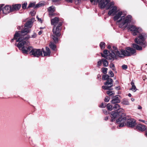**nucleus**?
<instances>
[{"label": "nucleus", "instance_id": "nucleus-1", "mask_svg": "<svg viewBox=\"0 0 147 147\" xmlns=\"http://www.w3.org/2000/svg\"><path fill=\"white\" fill-rule=\"evenodd\" d=\"M30 32L29 29L26 28H25L21 31L16 32L13 38L11 40V42H12L14 40L17 39V38L19 37L18 39L16 40V42H19L17 45L16 44L15 45L19 50H22L24 53L27 54L31 49V47L29 46V42L26 40L30 38V36L27 35Z\"/></svg>", "mask_w": 147, "mask_h": 147}, {"label": "nucleus", "instance_id": "nucleus-2", "mask_svg": "<svg viewBox=\"0 0 147 147\" xmlns=\"http://www.w3.org/2000/svg\"><path fill=\"white\" fill-rule=\"evenodd\" d=\"M113 5L110 7L108 13L109 16H115L113 19L115 21H117L119 26L120 28H125L128 26L132 20V16L128 15L125 16L122 11L117 10L116 6Z\"/></svg>", "mask_w": 147, "mask_h": 147}, {"label": "nucleus", "instance_id": "nucleus-3", "mask_svg": "<svg viewBox=\"0 0 147 147\" xmlns=\"http://www.w3.org/2000/svg\"><path fill=\"white\" fill-rule=\"evenodd\" d=\"M113 49H111L109 52L111 53L110 57L109 59L114 60L116 59L117 57H122L124 56H130L136 53V51L132 48L127 47L126 50L122 49L121 51H118L117 47L115 46L112 47Z\"/></svg>", "mask_w": 147, "mask_h": 147}, {"label": "nucleus", "instance_id": "nucleus-4", "mask_svg": "<svg viewBox=\"0 0 147 147\" xmlns=\"http://www.w3.org/2000/svg\"><path fill=\"white\" fill-rule=\"evenodd\" d=\"M51 24L54 26L53 29V34L51 36V38L56 43L58 40V37L61 35L60 31L61 29L62 22L57 17L51 19Z\"/></svg>", "mask_w": 147, "mask_h": 147}, {"label": "nucleus", "instance_id": "nucleus-5", "mask_svg": "<svg viewBox=\"0 0 147 147\" xmlns=\"http://www.w3.org/2000/svg\"><path fill=\"white\" fill-rule=\"evenodd\" d=\"M113 109H114L117 110L116 111L119 112V113H122V115H121V117H119L116 120V123L119 124L117 127L118 129L119 127H123L124 126L126 120V117H125L126 115L125 113H123L124 110L120 108V106L118 104H115L113 107Z\"/></svg>", "mask_w": 147, "mask_h": 147}, {"label": "nucleus", "instance_id": "nucleus-6", "mask_svg": "<svg viewBox=\"0 0 147 147\" xmlns=\"http://www.w3.org/2000/svg\"><path fill=\"white\" fill-rule=\"evenodd\" d=\"M91 3L93 2H96L98 3L99 5L101 8H103L105 7L107 9H109L110 7L113 5H114L115 3L113 1H112L109 3V0H90Z\"/></svg>", "mask_w": 147, "mask_h": 147}, {"label": "nucleus", "instance_id": "nucleus-7", "mask_svg": "<svg viewBox=\"0 0 147 147\" xmlns=\"http://www.w3.org/2000/svg\"><path fill=\"white\" fill-rule=\"evenodd\" d=\"M147 37L146 34L142 33L139 34L138 37L135 38L134 41L136 43L141 45L142 47L144 48L147 45L146 42L145 41V40Z\"/></svg>", "mask_w": 147, "mask_h": 147}, {"label": "nucleus", "instance_id": "nucleus-8", "mask_svg": "<svg viewBox=\"0 0 147 147\" xmlns=\"http://www.w3.org/2000/svg\"><path fill=\"white\" fill-rule=\"evenodd\" d=\"M31 49L30 50V54L31 55H33L34 57H38L42 55V51L40 49H33L31 47Z\"/></svg>", "mask_w": 147, "mask_h": 147}, {"label": "nucleus", "instance_id": "nucleus-9", "mask_svg": "<svg viewBox=\"0 0 147 147\" xmlns=\"http://www.w3.org/2000/svg\"><path fill=\"white\" fill-rule=\"evenodd\" d=\"M0 9L1 11H2L3 13L5 14L12 12L11 6L9 5H6L4 6V4L0 5Z\"/></svg>", "mask_w": 147, "mask_h": 147}, {"label": "nucleus", "instance_id": "nucleus-10", "mask_svg": "<svg viewBox=\"0 0 147 147\" xmlns=\"http://www.w3.org/2000/svg\"><path fill=\"white\" fill-rule=\"evenodd\" d=\"M35 3H36L34 2L30 3L29 4L28 8L33 7L35 9L43 6L45 4V3L42 2H40L36 5H35Z\"/></svg>", "mask_w": 147, "mask_h": 147}, {"label": "nucleus", "instance_id": "nucleus-11", "mask_svg": "<svg viewBox=\"0 0 147 147\" xmlns=\"http://www.w3.org/2000/svg\"><path fill=\"white\" fill-rule=\"evenodd\" d=\"M111 121H114L115 119L119 116L122 115V113H119V112L116 111L115 112L112 111L111 113Z\"/></svg>", "mask_w": 147, "mask_h": 147}, {"label": "nucleus", "instance_id": "nucleus-12", "mask_svg": "<svg viewBox=\"0 0 147 147\" xmlns=\"http://www.w3.org/2000/svg\"><path fill=\"white\" fill-rule=\"evenodd\" d=\"M136 124L135 120L133 119H129L127 121V125L130 127H133Z\"/></svg>", "mask_w": 147, "mask_h": 147}, {"label": "nucleus", "instance_id": "nucleus-13", "mask_svg": "<svg viewBox=\"0 0 147 147\" xmlns=\"http://www.w3.org/2000/svg\"><path fill=\"white\" fill-rule=\"evenodd\" d=\"M119 96H115L113 97L112 100L111 101V102L113 104H115L117 103H119L120 102V100L119 98Z\"/></svg>", "mask_w": 147, "mask_h": 147}, {"label": "nucleus", "instance_id": "nucleus-14", "mask_svg": "<svg viewBox=\"0 0 147 147\" xmlns=\"http://www.w3.org/2000/svg\"><path fill=\"white\" fill-rule=\"evenodd\" d=\"M34 21V18H32L29 20L25 24V26L27 28H31L32 26V23Z\"/></svg>", "mask_w": 147, "mask_h": 147}, {"label": "nucleus", "instance_id": "nucleus-15", "mask_svg": "<svg viewBox=\"0 0 147 147\" xmlns=\"http://www.w3.org/2000/svg\"><path fill=\"white\" fill-rule=\"evenodd\" d=\"M46 51H44V49H42L41 50L42 52L44 53V56H49L51 52L50 49L47 47H46Z\"/></svg>", "mask_w": 147, "mask_h": 147}, {"label": "nucleus", "instance_id": "nucleus-16", "mask_svg": "<svg viewBox=\"0 0 147 147\" xmlns=\"http://www.w3.org/2000/svg\"><path fill=\"white\" fill-rule=\"evenodd\" d=\"M21 7V5L20 4H17L13 5L12 6H11L12 12L14 11L18 10L20 9Z\"/></svg>", "mask_w": 147, "mask_h": 147}, {"label": "nucleus", "instance_id": "nucleus-17", "mask_svg": "<svg viewBox=\"0 0 147 147\" xmlns=\"http://www.w3.org/2000/svg\"><path fill=\"white\" fill-rule=\"evenodd\" d=\"M136 128L139 130L143 131L146 129V127L144 125L140 124L138 125L136 127Z\"/></svg>", "mask_w": 147, "mask_h": 147}, {"label": "nucleus", "instance_id": "nucleus-18", "mask_svg": "<svg viewBox=\"0 0 147 147\" xmlns=\"http://www.w3.org/2000/svg\"><path fill=\"white\" fill-rule=\"evenodd\" d=\"M142 31V30L140 28L136 27L135 30H134L133 32H132V34L134 36H136L137 34Z\"/></svg>", "mask_w": 147, "mask_h": 147}, {"label": "nucleus", "instance_id": "nucleus-19", "mask_svg": "<svg viewBox=\"0 0 147 147\" xmlns=\"http://www.w3.org/2000/svg\"><path fill=\"white\" fill-rule=\"evenodd\" d=\"M113 80L111 78L107 80L106 82L104 83V84L106 86L110 85L111 86H113Z\"/></svg>", "mask_w": 147, "mask_h": 147}, {"label": "nucleus", "instance_id": "nucleus-20", "mask_svg": "<svg viewBox=\"0 0 147 147\" xmlns=\"http://www.w3.org/2000/svg\"><path fill=\"white\" fill-rule=\"evenodd\" d=\"M132 47L137 50H142V47L135 44H132Z\"/></svg>", "mask_w": 147, "mask_h": 147}, {"label": "nucleus", "instance_id": "nucleus-21", "mask_svg": "<svg viewBox=\"0 0 147 147\" xmlns=\"http://www.w3.org/2000/svg\"><path fill=\"white\" fill-rule=\"evenodd\" d=\"M101 62L103 63V65L104 67H107L109 64V63L107 60L105 59H102L101 60Z\"/></svg>", "mask_w": 147, "mask_h": 147}, {"label": "nucleus", "instance_id": "nucleus-22", "mask_svg": "<svg viewBox=\"0 0 147 147\" xmlns=\"http://www.w3.org/2000/svg\"><path fill=\"white\" fill-rule=\"evenodd\" d=\"M131 22L129 23L128 26L126 27H127V28H128L131 31H132V32H133L134 31V30H135L136 28V27L134 25H131L130 26H128Z\"/></svg>", "mask_w": 147, "mask_h": 147}, {"label": "nucleus", "instance_id": "nucleus-23", "mask_svg": "<svg viewBox=\"0 0 147 147\" xmlns=\"http://www.w3.org/2000/svg\"><path fill=\"white\" fill-rule=\"evenodd\" d=\"M55 10L54 7L53 6H52L49 7L48 8V10L49 13V15H50L51 14V13H52L54 12ZM51 15H52V13Z\"/></svg>", "mask_w": 147, "mask_h": 147}, {"label": "nucleus", "instance_id": "nucleus-24", "mask_svg": "<svg viewBox=\"0 0 147 147\" xmlns=\"http://www.w3.org/2000/svg\"><path fill=\"white\" fill-rule=\"evenodd\" d=\"M121 103L123 105H129V102L128 100L126 99H124L121 102Z\"/></svg>", "mask_w": 147, "mask_h": 147}, {"label": "nucleus", "instance_id": "nucleus-25", "mask_svg": "<svg viewBox=\"0 0 147 147\" xmlns=\"http://www.w3.org/2000/svg\"><path fill=\"white\" fill-rule=\"evenodd\" d=\"M131 84L132 85V88L131 89L133 91L135 92L136 90V88L135 85H134V83L133 81H131Z\"/></svg>", "mask_w": 147, "mask_h": 147}, {"label": "nucleus", "instance_id": "nucleus-26", "mask_svg": "<svg viewBox=\"0 0 147 147\" xmlns=\"http://www.w3.org/2000/svg\"><path fill=\"white\" fill-rule=\"evenodd\" d=\"M50 48L54 51L55 50L56 45L53 43H51L49 45Z\"/></svg>", "mask_w": 147, "mask_h": 147}, {"label": "nucleus", "instance_id": "nucleus-27", "mask_svg": "<svg viewBox=\"0 0 147 147\" xmlns=\"http://www.w3.org/2000/svg\"><path fill=\"white\" fill-rule=\"evenodd\" d=\"M107 108L108 110L111 111L113 109V107L110 103H108L107 106Z\"/></svg>", "mask_w": 147, "mask_h": 147}, {"label": "nucleus", "instance_id": "nucleus-28", "mask_svg": "<svg viewBox=\"0 0 147 147\" xmlns=\"http://www.w3.org/2000/svg\"><path fill=\"white\" fill-rule=\"evenodd\" d=\"M112 86H102V88L103 89H104L105 90H112V89H111L110 88H111Z\"/></svg>", "mask_w": 147, "mask_h": 147}, {"label": "nucleus", "instance_id": "nucleus-29", "mask_svg": "<svg viewBox=\"0 0 147 147\" xmlns=\"http://www.w3.org/2000/svg\"><path fill=\"white\" fill-rule=\"evenodd\" d=\"M109 76L107 74L103 75L102 77V79L104 80H107L109 78Z\"/></svg>", "mask_w": 147, "mask_h": 147}, {"label": "nucleus", "instance_id": "nucleus-30", "mask_svg": "<svg viewBox=\"0 0 147 147\" xmlns=\"http://www.w3.org/2000/svg\"><path fill=\"white\" fill-rule=\"evenodd\" d=\"M105 43L103 42H101L100 44V46L102 49H104L105 48Z\"/></svg>", "mask_w": 147, "mask_h": 147}, {"label": "nucleus", "instance_id": "nucleus-31", "mask_svg": "<svg viewBox=\"0 0 147 147\" xmlns=\"http://www.w3.org/2000/svg\"><path fill=\"white\" fill-rule=\"evenodd\" d=\"M113 92L111 90L108 91L107 92V93L109 96H114L115 93Z\"/></svg>", "mask_w": 147, "mask_h": 147}, {"label": "nucleus", "instance_id": "nucleus-32", "mask_svg": "<svg viewBox=\"0 0 147 147\" xmlns=\"http://www.w3.org/2000/svg\"><path fill=\"white\" fill-rule=\"evenodd\" d=\"M111 55V53H110L109 55L108 56L106 55H105V54H104L102 53L101 54V56L102 57L106 58L107 59H109V58L110 57Z\"/></svg>", "mask_w": 147, "mask_h": 147}, {"label": "nucleus", "instance_id": "nucleus-33", "mask_svg": "<svg viewBox=\"0 0 147 147\" xmlns=\"http://www.w3.org/2000/svg\"><path fill=\"white\" fill-rule=\"evenodd\" d=\"M102 72L105 74H107V68H102Z\"/></svg>", "mask_w": 147, "mask_h": 147}, {"label": "nucleus", "instance_id": "nucleus-34", "mask_svg": "<svg viewBox=\"0 0 147 147\" xmlns=\"http://www.w3.org/2000/svg\"><path fill=\"white\" fill-rule=\"evenodd\" d=\"M110 67L113 70H115V65L113 63H111L110 64Z\"/></svg>", "mask_w": 147, "mask_h": 147}, {"label": "nucleus", "instance_id": "nucleus-35", "mask_svg": "<svg viewBox=\"0 0 147 147\" xmlns=\"http://www.w3.org/2000/svg\"><path fill=\"white\" fill-rule=\"evenodd\" d=\"M27 4L26 3H24V4L22 5V8L24 9H26V8Z\"/></svg>", "mask_w": 147, "mask_h": 147}, {"label": "nucleus", "instance_id": "nucleus-36", "mask_svg": "<svg viewBox=\"0 0 147 147\" xmlns=\"http://www.w3.org/2000/svg\"><path fill=\"white\" fill-rule=\"evenodd\" d=\"M109 100L110 98L108 96H106L104 99V101L105 102H108L109 101Z\"/></svg>", "mask_w": 147, "mask_h": 147}, {"label": "nucleus", "instance_id": "nucleus-37", "mask_svg": "<svg viewBox=\"0 0 147 147\" xmlns=\"http://www.w3.org/2000/svg\"><path fill=\"white\" fill-rule=\"evenodd\" d=\"M122 69H126L127 68V66L126 65H123L122 66Z\"/></svg>", "mask_w": 147, "mask_h": 147}, {"label": "nucleus", "instance_id": "nucleus-38", "mask_svg": "<svg viewBox=\"0 0 147 147\" xmlns=\"http://www.w3.org/2000/svg\"><path fill=\"white\" fill-rule=\"evenodd\" d=\"M109 74L110 75L111 77H113L114 76V74L111 71H110L109 72Z\"/></svg>", "mask_w": 147, "mask_h": 147}, {"label": "nucleus", "instance_id": "nucleus-39", "mask_svg": "<svg viewBox=\"0 0 147 147\" xmlns=\"http://www.w3.org/2000/svg\"><path fill=\"white\" fill-rule=\"evenodd\" d=\"M106 104L104 103H102V104L100 105L99 107L102 108H104L106 106Z\"/></svg>", "mask_w": 147, "mask_h": 147}, {"label": "nucleus", "instance_id": "nucleus-40", "mask_svg": "<svg viewBox=\"0 0 147 147\" xmlns=\"http://www.w3.org/2000/svg\"><path fill=\"white\" fill-rule=\"evenodd\" d=\"M101 65V61L100 60L97 63V66H100Z\"/></svg>", "mask_w": 147, "mask_h": 147}, {"label": "nucleus", "instance_id": "nucleus-41", "mask_svg": "<svg viewBox=\"0 0 147 147\" xmlns=\"http://www.w3.org/2000/svg\"><path fill=\"white\" fill-rule=\"evenodd\" d=\"M36 18L37 19L38 21L41 23H42V20L41 18H39L38 16H36Z\"/></svg>", "mask_w": 147, "mask_h": 147}, {"label": "nucleus", "instance_id": "nucleus-42", "mask_svg": "<svg viewBox=\"0 0 147 147\" xmlns=\"http://www.w3.org/2000/svg\"><path fill=\"white\" fill-rule=\"evenodd\" d=\"M36 34L35 33H34L32 35L31 37L32 38H34L36 37Z\"/></svg>", "mask_w": 147, "mask_h": 147}, {"label": "nucleus", "instance_id": "nucleus-43", "mask_svg": "<svg viewBox=\"0 0 147 147\" xmlns=\"http://www.w3.org/2000/svg\"><path fill=\"white\" fill-rule=\"evenodd\" d=\"M109 51L107 50H105L103 51V53L104 54L107 55L108 54V53Z\"/></svg>", "mask_w": 147, "mask_h": 147}, {"label": "nucleus", "instance_id": "nucleus-44", "mask_svg": "<svg viewBox=\"0 0 147 147\" xmlns=\"http://www.w3.org/2000/svg\"><path fill=\"white\" fill-rule=\"evenodd\" d=\"M103 111L104 113L105 114H107L108 113V112L105 109H103Z\"/></svg>", "mask_w": 147, "mask_h": 147}, {"label": "nucleus", "instance_id": "nucleus-45", "mask_svg": "<svg viewBox=\"0 0 147 147\" xmlns=\"http://www.w3.org/2000/svg\"><path fill=\"white\" fill-rule=\"evenodd\" d=\"M42 30H40V31H39L38 32V34L39 35H40L42 33Z\"/></svg>", "mask_w": 147, "mask_h": 147}, {"label": "nucleus", "instance_id": "nucleus-46", "mask_svg": "<svg viewBox=\"0 0 147 147\" xmlns=\"http://www.w3.org/2000/svg\"><path fill=\"white\" fill-rule=\"evenodd\" d=\"M30 13L31 14V15L32 16H34L35 14V13L34 12H30Z\"/></svg>", "mask_w": 147, "mask_h": 147}, {"label": "nucleus", "instance_id": "nucleus-47", "mask_svg": "<svg viewBox=\"0 0 147 147\" xmlns=\"http://www.w3.org/2000/svg\"><path fill=\"white\" fill-rule=\"evenodd\" d=\"M73 0H65L66 1L68 2L71 3Z\"/></svg>", "mask_w": 147, "mask_h": 147}, {"label": "nucleus", "instance_id": "nucleus-48", "mask_svg": "<svg viewBox=\"0 0 147 147\" xmlns=\"http://www.w3.org/2000/svg\"><path fill=\"white\" fill-rule=\"evenodd\" d=\"M115 89L117 90H119L120 89V87L119 86L118 87H115Z\"/></svg>", "mask_w": 147, "mask_h": 147}, {"label": "nucleus", "instance_id": "nucleus-49", "mask_svg": "<svg viewBox=\"0 0 147 147\" xmlns=\"http://www.w3.org/2000/svg\"><path fill=\"white\" fill-rule=\"evenodd\" d=\"M142 108V107L140 106L139 105L138 106V109H141Z\"/></svg>", "mask_w": 147, "mask_h": 147}, {"label": "nucleus", "instance_id": "nucleus-50", "mask_svg": "<svg viewBox=\"0 0 147 147\" xmlns=\"http://www.w3.org/2000/svg\"><path fill=\"white\" fill-rule=\"evenodd\" d=\"M53 2L56 3L57 2V0H52Z\"/></svg>", "mask_w": 147, "mask_h": 147}, {"label": "nucleus", "instance_id": "nucleus-51", "mask_svg": "<svg viewBox=\"0 0 147 147\" xmlns=\"http://www.w3.org/2000/svg\"><path fill=\"white\" fill-rule=\"evenodd\" d=\"M111 48V46L110 45H109L107 46V48L109 49H110Z\"/></svg>", "mask_w": 147, "mask_h": 147}, {"label": "nucleus", "instance_id": "nucleus-52", "mask_svg": "<svg viewBox=\"0 0 147 147\" xmlns=\"http://www.w3.org/2000/svg\"><path fill=\"white\" fill-rule=\"evenodd\" d=\"M108 119V117H106L105 118V120H107Z\"/></svg>", "mask_w": 147, "mask_h": 147}, {"label": "nucleus", "instance_id": "nucleus-53", "mask_svg": "<svg viewBox=\"0 0 147 147\" xmlns=\"http://www.w3.org/2000/svg\"><path fill=\"white\" fill-rule=\"evenodd\" d=\"M128 96H129V97H131V94H130V93H129V94H128Z\"/></svg>", "mask_w": 147, "mask_h": 147}, {"label": "nucleus", "instance_id": "nucleus-54", "mask_svg": "<svg viewBox=\"0 0 147 147\" xmlns=\"http://www.w3.org/2000/svg\"><path fill=\"white\" fill-rule=\"evenodd\" d=\"M131 100L132 101H134V99L133 98H131Z\"/></svg>", "mask_w": 147, "mask_h": 147}, {"label": "nucleus", "instance_id": "nucleus-55", "mask_svg": "<svg viewBox=\"0 0 147 147\" xmlns=\"http://www.w3.org/2000/svg\"><path fill=\"white\" fill-rule=\"evenodd\" d=\"M115 83H116V84H117L118 83V82L117 80H116V81H115Z\"/></svg>", "mask_w": 147, "mask_h": 147}, {"label": "nucleus", "instance_id": "nucleus-56", "mask_svg": "<svg viewBox=\"0 0 147 147\" xmlns=\"http://www.w3.org/2000/svg\"><path fill=\"white\" fill-rule=\"evenodd\" d=\"M100 77V74H98V78H99V77Z\"/></svg>", "mask_w": 147, "mask_h": 147}, {"label": "nucleus", "instance_id": "nucleus-57", "mask_svg": "<svg viewBox=\"0 0 147 147\" xmlns=\"http://www.w3.org/2000/svg\"><path fill=\"white\" fill-rule=\"evenodd\" d=\"M75 1H78V2H79L80 0H74Z\"/></svg>", "mask_w": 147, "mask_h": 147}, {"label": "nucleus", "instance_id": "nucleus-58", "mask_svg": "<svg viewBox=\"0 0 147 147\" xmlns=\"http://www.w3.org/2000/svg\"><path fill=\"white\" fill-rule=\"evenodd\" d=\"M45 28H44V27H40V29H44Z\"/></svg>", "mask_w": 147, "mask_h": 147}, {"label": "nucleus", "instance_id": "nucleus-59", "mask_svg": "<svg viewBox=\"0 0 147 147\" xmlns=\"http://www.w3.org/2000/svg\"><path fill=\"white\" fill-rule=\"evenodd\" d=\"M146 136H147V131L146 132Z\"/></svg>", "mask_w": 147, "mask_h": 147}, {"label": "nucleus", "instance_id": "nucleus-60", "mask_svg": "<svg viewBox=\"0 0 147 147\" xmlns=\"http://www.w3.org/2000/svg\"><path fill=\"white\" fill-rule=\"evenodd\" d=\"M139 121H142V120L141 119L139 120Z\"/></svg>", "mask_w": 147, "mask_h": 147}, {"label": "nucleus", "instance_id": "nucleus-61", "mask_svg": "<svg viewBox=\"0 0 147 147\" xmlns=\"http://www.w3.org/2000/svg\"><path fill=\"white\" fill-rule=\"evenodd\" d=\"M142 122H144V123H146L144 122L145 121H143V120H142Z\"/></svg>", "mask_w": 147, "mask_h": 147}, {"label": "nucleus", "instance_id": "nucleus-62", "mask_svg": "<svg viewBox=\"0 0 147 147\" xmlns=\"http://www.w3.org/2000/svg\"><path fill=\"white\" fill-rule=\"evenodd\" d=\"M142 122H144V123H146L144 122L145 121H143V120H142Z\"/></svg>", "mask_w": 147, "mask_h": 147}, {"label": "nucleus", "instance_id": "nucleus-63", "mask_svg": "<svg viewBox=\"0 0 147 147\" xmlns=\"http://www.w3.org/2000/svg\"><path fill=\"white\" fill-rule=\"evenodd\" d=\"M0 10H1V9H0Z\"/></svg>", "mask_w": 147, "mask_h": 147}]
</instances>
